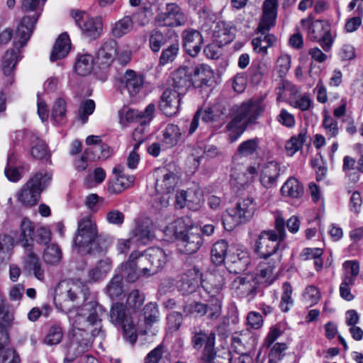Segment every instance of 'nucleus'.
<instances>
[{
  "mask_svg": "<svg viewBox=\"0 0 363 363\" xmlns=\"http://www.w3.org/2000/svg\"><path fill=\"white\" fill-rule=\"evenodd\" d=\"M74 245L82 254L101 253L108 247L106 240L98 234L96 222L86 216L78 221Z\"/></svg>",
  "mask_w": 363,
  "mask_h": 363,
  "instance_id": "1",
  "label": "nucleus"
},
{
  "mask_svg": "<svg viewBox=\"0 0 363 363\" xmlns=\"http://www.w3.org/2000/svg\"><path fill=\"white\" fill-rule=\"evenodd\" d=\"M263 111V106L258 101L242 104L226 125V130L229 132V142H235L244 133L247 125L255 123Z\"/></svg>",
  "mask_w": 363,
  "mask_h": 363,
  "instance_id": "2",
  "label": "nucleus"
},
{
  "mask_svg": "<svg viewBox=\"0 0 363 363\" xmlns=\"http://www.w3.org/2000/svg\"><path fill=\"white\" fill-rule=\"evenodd\" d=\"M286 237L285 221L281 216L275 220L274 229L262 230L255 244V251L261 258L267 259L278 250Z\"/></svg>",
  "mask_w": 363,
  "mask_h": 363,
  "instance_id": "3",
  "label": "nucleus"
},
{
  "mask_svg": "<svg viewBox=\"0 0 363 363\" xmlns=\"http://www.w3.org/2000/svg\"><path fill=\"white\" fill-rule=\"evenodd\" d=\"M105 311L101 305L96 301H90L84 303L81 307L70 309L68 317L75 329L85 330L88 326L99 325Z\"/></svg>",
  "mask_w": 363,
  "mask_h": 363,
  "instance_id": "4",
  "label": "nucleus"
},
{
  "mask_svg": "<svg viewBox=\"0 0 363 363\" xmlns=\"http://www.w3.org/2000/svg\"><path fill=\"white\" fill-rule=\"evenodd\" d=\"M52 175L46 172H38L17 192L18 201L24 206H33L39 201L40 194L50 184Z\"/></svg>",
  "mask_w": 363,
  "mask_h": 363,
  "instance_id": "5",
  "label": "nucleus"
},
{
  "mask_svg": "<svg viewBox=\"0 0 363 363\" xmlns=\"http://www.w3.org/2000/svg\"><path fill=\"white\" fill-rule=\"evenodd\" d=\"M89 289L79 281L63 280L55 289L54 302L61 310H65L69 303H74L79 300L80 295L86 301L89 295Z\"/></svg>",
  "mask_w": 363,
  "mask_h": 363,
  "instance_id": "6",
  "label": "nucleus"
},
{
  "mask_svg": "<svg viewBox=\"0 0 363 363\" xmlns=\"http://www.w3.org/2000/svg\"><path fill=\"white\" fill-rule=\"evenodd\" d=\"M177 246L181 252L191 255L197 252L203 245L201 230L198 228H185L183 218H178L172 224Z\"/></svg>",
  "mask_w": 363,
  "mask_h": 363,
  "instance_id": "7",
  "label": "nucleus"
},
{
  "mask_svg": "<svg viewBox=\"0 0 363 363\" xmlns=\"http://www.w3.org/2000/svg\"><path fill=\"white\" fill-rule=\"evenodd\" d=\"M301 26L308 31V38L315 42H318L325 52H329L333 43L331 35L330 24L325 20L313 21L309 16L303 18Z\"/></svg>",
  "mask_w": 363,
  "mask_h": 363,
  "instance_id": "8",
  "label": "nucleus"
},
{
  "mask_svg": "<svg viewBox=\"0 0 363 363\" xmlns=\"http://www.w3.org/2000/svg\"><path fill=\"white\" fill-rule=\"evenodd\" d=\"M41 0H22L21 8L24 12L33 11L31 16H24L18 25L16 38H19L20 47L25 46L30 39L40 13V2ZM43 2L46 0H42Z\"/></svg>",
  "mask_w": 363,
  "mask_h": 363,
  "instance_id": "9",
  "label": "nucleus"
},
{
  "mask_svg": "<svg viewBox=\"0 0 363 363\" xmlns=\"http://www.w3.org/2000/svg\"><path fill=\"white\" fill-rule=\"evenodd\" d=\"M256 204L253 199L247 198L239 201L234 208L226 210L223 224L227 230H233L236 225L250 220L255 212Z\"/></svg>",
  "mask_w": 363,
  "mask_h": 363,
  "instance_id": "10",
  "label": "nucleus"
},
{
  "mask_svg": "<svg viewBox=\"0 0 363 363\" xmlns=\"http://www.w3.org/2000/svg\"><path fill=\"white\" fill-rule=\"evenodd\" d=\"M138 262L144 277L157 274L166 264L167 255L160 247H151L143 253L139 252Z\"/></svg>",
  "mask_w": 363,
  "mask_h": 363,
  "instance_id": "11",
  "label": "nucleus"
},
{
  "mask_svg": "<svg viewBox=\"0 0 363 363\" xmlns=\"http://www.w3.org/2000/svg\"><path fill=\"white\" fill-rule=\"evenodd\" d=\"M110 321L115 325L120 326L123 329L124 338L130 343L136 342L138 335L135 325L131 318L126 313L125 308L123 303H116L113 304L110 310Z\"/></svg>",
  "mask_w": 363,
  "mask_h": 363,
  "instance_id": "12",
  "label": "nucleus"
},
{
  "mask_svg": "<svg viewBox=\"0 0 363 363\" xmlns=\"http://www.w3.org/2000/svg\"><path fill=\"white\" fill-rule=\"evenodd\" d=\"M186 21L184 14L176 4H167L165 9L160 11L155 17L159 26L175 27L183 25Z\"/></svg>",
  "mask_w": 363,
  "mask_h": 363,
  "instance_id": "13",
  "label": "nucleus"
},
{
  "mask_svg": "<svg viewBox=\"0 0 363 363\" xmlns=\"http://www.w3.org/2000/svg\"><path fill=\"white\" fill-rule=\"evenodd\" d=\"M216 335L206 333L201 329L194 328L191 330V344L196 350H200L204 345L203 357L209 355L215 346Z\"/></svg>",
  "mask_w": 363,
  "mask_h": 363,
  "instance_id": "14",
  "label": "nucleus"
},
{
  "mask_svg": "<svg viewBox=\"0 0 363 363\" xmlns=\"http://www.w3.org/2000/svg\"><path fill=\"white\" fill-rule=\"evenodd\" d=\"M231 289L238 296L251 299L257 293V282L251 275L238 277L233 281Z\"/></svg>",
  "mask_w": 363,
  "mask_h": 363,
  "instance_id": "15",
  "label": "nucleus"
},
{
  "mask_svg": "<svg viewBox=\"0 0 363 363\" xmlns=\"http://www.w3.org/2000/svg\"><path fill=\"white\" fill-rule=\"evenodd\" d=\"M155 189L158 194H168L172 192L177 183V175L166 168H158L155 170Z\"/></svg>",
  "mask_w": 363,
  "mask_h": 363,
  "instance_id": "16",
  "label": "nucleus"
},
{
  "mask_svg": "<svg viewBox=\"0 0 363 363\" xmlns=\"http://www.w3.org/2000/svg\"><path fill=\"white\" fill-rule=\"evenodd\" d=\"M139 252H133L128 260L122 263L119 267L123 279H125L128 282H135L140 277H144L141 272V267L138 262Z\"/></svg>",
  "mask_w": 363,
  "mask_h": 363,
  "instance_id": "17",
  "label": "nucleus"
},
{
  "mask_svg": "<svg viewBox=\"0 0 363 363\" xmlns=\"http://www.w3.org/2000/svg\"><path fill=\"white\" fill-rule=\"evenodd\" d=\"M19 38H16L14 37L13 44L16 50L11 49L7 50L2 59V71L4 74L7 77V83L11 84L13 82V72L19 60L20 50L21 48L19 43ZM23 46H22L23 48Z\"/></svg>",
  "mask_w": 363,
  "mask_h": 363,
  "instance_id": "18",
  "label": "nucleus"
},
{
  "mask_svg": "<svg viewBox=\"0 0 363 363\" xmlns=\"http://www.w3.org/2000/svg\"><path fill=\"white\" fill-rule=\"evenodd\" d=\"M183 46L191 57H196L201 51L203 39L201 33L195 29L188 28L182 32Z\"/></svg>",
  "mask_w": 363,
  "mask_h": 363,
  "instance_id": "19",
  "label": "nucleus"
},
{
  "mask_svg": "<svg viewBox=\"0 0 363 363\" xmlns=\"http://www.w3.org/2000/svg\"><path fill=\"white\" fill-rule=\"evenodd\" d=\"M118 53V45L116 40L109 39L103 43L96 52L95 63L102 67H109L114 61Z\"/></svg>",
  "mask_w": 363,
  "mask_h": 363,
  "instance_id": "20",
  "label": "nucleus"
},
{
  "mask_svg": "<svg viewBox=\"0 0 363 363\" xmlns=\"http://www.w3.org/2000/svg\"><path fill=\"white\" fill-rule=\"evenodd\" d=\"M181 96L176 90L166 89L163 92L159 104L160 111L167 116L175 115L180 107Z\"/></svg>",
  "mask_w": 363,
  "mask_h": 363,
  "instance_id": "21",
  "label": "nucleus"
},
{
  "mask_svg": "<svg viewBox=\"0 0 363 363\" xmlns=\"http://www.w3.org/2000/svg\"><path fill=\"white\" fill-rule=\"evenodd\" d=\"M255 338L252 333L243 330L235 333L231 337V345L234 350L240 354H247V352L253 347Z\"/></svg>",
  "mask_w": 363,
  "mask_h": 363,
  "instance_id": "22",
  "label": "nucleus"
},
{
  "mask_svg": "<svg viewBox=\"0 0 363 363\" xmlns=\"http://www.w3.org/2000/svg\"><path fill=\"white\" fill-rule=\"evenodd\" d=\"M280 174V167L275 161H270L260 166V182L265 188L274 186Z\"/></svg>",
  "mask_w": 363,
  "mask_h": 363,
  "instance_id": "23",
  "label": "nucleus"
},
{
  "mask_svg": "<svg viewBox=\"0 0 363 363\" xmlns=\"http://www.w3.org/2000/svg\"><path fill=\"white\" fill-rule=\"evenodd\" d=\"M173 90L184 94L193 86L192 76L186 67H182L172 73Z\"/></svg>",
  "mask_w": 363,
  "mask_h": 363,
  "instance_id": "24",
  "label": "nucleus"
},
{
  "mask_svg": "<svg viewBox=\"0 0 363 363\" xmlns=\"http://www.w3.org/2000/svg\"><path fill=\"white\" fill-rule=\"evenodd\" d=\"M200 276L196 267L188 270L182 276L178 287L183 294H189L196 291L199 284Z\"/></svg>",
  "mask_w": 363,
  "mask_h": 363,
  "instance_id": "25",
  "label": "nucleus"
},
{
  "mask_svg": "<svg viewBox=\"0 0 363 363\" xmlns=\"http://www.w3.org/2000/svg\"><path fill=\"white\" fill-rule=\"evenodd\" d=\"M143 83V76L132 69L126 70L121 80V87L126 89L131 96H134L139 92Z\"/></svg>",
  "mask_w": 363,
  "mask_h": 363,
  "instance_id": "26",
  "label": "nucleus"
},
{
  "mask_svg": "<svg viewBox=\"0 0 363 363\" xmlns=\"http://www.w3.org/2000/svg\"><path fill=\"white\" fill-rule=\"evenodd\" d=\"M224 278L220 273L210 274L205 280H203L201 285L204 291L211 298L220 297V291L224 285Z\"/></svg>",
  "mask_w": 363,
  "mask_h": 363,
  "instance_id": "27",
  "label": "nucleus"
},
{
  "mask_svg": "<svg viewBox=\"0 0 363 363\" xmlns=\"http://www.w3.org/2000/svg\"><path fill=\"white\" fill-rule=\"evenodd\" d=\"M213 77L214 73L208 65H199L194 67L192 72L193 86L195 87L208 86Z\"/></svg>",
  "mask_w": 363,
  "mask_h": 363,
  "instance_id": "28",
  "label": "nucleus"
},
{
  "mask_svg": "<svg viewBox=\"0 0 363 363\" xmlns=\"http://www.w3.org/2000/svg\"><path fill=\"white\" fill-rule=\"evenodd\" d=\"M212 35L213 40L218 44L219 47L230 43L234 38L232 27L224 21L216 23L213 29Z\"/></svg>",
  "mask_w": 363,
  "mask_h": 363,
  "instance_id": "29",
  "label": "nucleus"
},
{
  "mask_svg": "<svg viewBox=\"0 0 363 363\" xmlns=\"http://www.w3.org/2000/svg\"><path fill=\"white\" fill-rule=\"evenodd\" d=\"M84 35L90 39L95 40L101 35L103 30L102 20L99 17H86V20L80 27Z\"/></svg>",
  "mask_w": 363,
  "mask_h": 363,
  "instance_id": "30",
  "label": "nucleus"
},
{
  "mask_svg": "<svg viewBox=\"0 0 363 363\" xmlns=\"http://www.w3.org/2000/svg\"><path fill=\"white\" fill-rule=\"evenodd\" d=\"M162 145L165 148L176 146L182 140V133L178 125L168 124L162 132Z\"/></svg>",
  "mask_w": 363,
  "mask_h": 363,
  "instance_id": "31",
  "label": "nucleus"
},
{
  "mask_svg": "<svg viewBox=\"0 0 363 363\" xmlns=\"http://www.w3.org/2000/svg\"><path fill=\"white\" fill-rule=\"evenodd\" d=\"M70 49V40L67 33H62L56 40L50 55V60L56 61L65 57Z\"/></svg>",
  "mask_w": 363,
  "mask_h": 363,
  "instance_id": "32",
  "label": "nucleus"
},
{
  "mask_svg": "<svg viewBox=\"0 0 363 363\" xmlns=\"http://www.w3.org/2000/svg\"><path fill=\"white\" fill-rule=\"evenodd\" d=\"M135 182L133 175L119 174L109 183L108 191L111 194H118L132 186Z\"/></svg>",
  "mask_w": 363,
  "mask_h": 363,
  "instance_id": "33",
  "label": "nucleus"
},
{
  "mask_svg": "<svg viewBox=\"0 0 363 363\" xmlns=\"http://www.w3.org/2000/svg\"><path fill=\"white\" fill-rule=\"evenodd\" d=\"M281 192L284 196L298 199L303 194V187L296 178L290 177L281 186Z\"/></svg>",
  "mask_w": 363,
  "mask_h": 363,
  "instance_id": "34",
  "label": "nucleus"
},
{
  "mask_svg": "<svg viewBox=\"0 0 363 363\" xmlns=\"http://www.w3.org/2000/svg\"><path fill=\"white\" fill-rule=\"evenodd\" d=\"M111 269V262L109 259L99 261L96 266L89 271V281H96L103 279L110 272Z\"/></svg>",
  "mask_w": 363,
  "mask_h": 363,
  "instance_id": "35",
  "label": "nucleus"
},
{
  "mask_svg": "<svg viewBox=\"0 0 363 363\" xmlns=\"http://www.w3.org/2000/svg\"><path fill=\"white\" fill-rule=\"evenodd\" d=\"M228 262L235 265V272L245 271L250 264V257L247 251L237 250L228 257Z\"/></svg>",
  "mask_w": 363,
  "mask_h": 363,
  "instance_id": "36",
  "label": "nucleus"
},
{
  "mask_svg": "<svg viewBox=\"0 0 363 363\" xmlns=\"http://www.w3.org/2000/svg\"><path fill=\"white\" fill-rule=\"evenodd\" d=\"M21 245L26 248V252H28L29 250L32 251L33 235L34 232L33 223L28 219H23L21 222Z\"/></svg>",
  "mask_w": 363,
  "mask_h": 363,
  "instance_id": "37",
  "label": "nucleus"
},
{
  "mask_svg": "<svg viewBox=\"0 0 363 363\" xmlns=\"http://www.w3.org/2000/svg\"><path fill=\"white\" fill-rule=\"evenodd\" d=\"M277 101L289 99L290 102L299 93L298 89L290 82L282 79L277 87Z\"/></svg>",
  "mask_w": 363,
  "mask_h": 363,
  "instance_id": "38",
  "label": "nucleus"
},
{
  "mask_svg": "<svg viewBox=\"0 0 363 363\" xmlns=\"http://www.w3.org/2000/svg\"><path fill=\"white\" fill-rule=\"evenodd\" d=\"M201 118L205 123L213 122L215 118L212 108H209L205 111L198 110L195 113L189 125V135H192L196 130Z\"/></svg>",
  "mask_w": 363,
  "mask_h": 363,
  "instance_id": "39",
  "label": "nucleus"
},
{
  "mask_svg": "<svg viewBox=\"0 0 363 363\" xmlns=\"http://www.w3.org/2000/svg\"><path fill=\"white\" fill-rule=\"evenodd\" d=\"M228 250V244L225 240H220L215 242L211 251L212 262L216 265H220L223 263Z\"/></svg>",
  "mask_w": 363,
  "mask_h": 363,
  "instance_id": "40",
  "label": "nucleus"
},
{
  "mask_svg": "<svg viewBox=\"0 0 363 363\" xmlns=\"http://www.w3.org/2000/svg\"><path fill=\"white\" fill-rule=\"evenodd\" d=\"M133 28L131 17L126 16L112 25L111 33L115 38H121L128 33Z\"/></svg>",
  "mask_w": 363,
  "mask_h": 363,
  "instance_id": "41",
  "label": "nucleus"
},
{
  "mask_svg": "<svg viewBox=\"0 0 363 363\" xmlns=\"http://www.w3.org/2000/svg\"><path fill=\"white\" fill-rule=\"evenodd\" d=\"M259 139L254 138L242 142L237 148L236 154L240 157L253 155L257 151Z\"/></svg>",
  "mask_w": 363,
  "mask_h": 363,
  "instance_id": "42",
  "label": "nucleus"
},
{
  "mask_svg": "<svg viewBox=\"0 0 363 363\" xmlns=\"http://www.w3.org/2000/svg\"><path fill=\"white\" fill-rule=\"evenodd\" d=\"M94 65V58L91 55L84 54L79 57L75 63V71L81 76L91 73Z\"/></svg>",
  "mask_w": 363,
  "mask_h": 363,
  "instance_id": "43",
  "label": "nucleus"
},
{
  "mask_svg": "<svg viewBox=\"0 0 363 363\" xmlns=\"http://www.w3.org/2000/svg\"><path fill=\"white\" fill-rule=\"evenodd\" d=\"M107 295L111 298H118L123 294V276L116 274L106 288Z\"/></svg>",
  "mask_w": 363,
  "mask_h": 363,
  "instance_id": "44",
  "label": "nucleus"
},
{
  "mask_svg": "<svg viewBox=\"0 0 363 363\" xmlns=\"http://www.w3.org/2000/svg\"><path fill=\"white\" fill-rule=\"evenodd\" d=\"M307 131L303 129L298 135L293 136L286 144V151L288 155L292 156L298 151L306 140Z\"/></svg>",
  "mask_w": 363,
  "mask_h": 363,
  "instance_id": "45",
  "label": "nucleus"
},
{
  "mask_svg": "<svg viewBox=\"0 0 363 363\" xmlns=\"http://www.w3.org/2000/svg\"><path fill=\"white\" fill-rule=\"evenodd\" d=\"M203 359L208 363H230L231 353L229 350L223 349L215 350V346L209 355H204Z\"/></svg>",
  "mask_w": 363,
  "mask_h": 363,
  "instance_id": "46",
  "label": "nucleus"
},
{
  "mask_svg": "<svg viewBox=\"0 0 363 363\" xmlns=\"http://www.w3.org/2000/svg\"><path fill=\"white\" fill-rule=\"evenodd\" d=\"M222 298L220 297L211 298L206 305L205 315L210 320L219 318L222 313Z\"/></svg>",
  "mask_w": 363,
  "mask_h": 363,
  "instance_id": "47",
  "label": "nucleus"
},
{
  "mask_svg": "<svg viewBox=\"0 0 363 363\" xmlns=\"http://www.w3.org/2000/svg\"><path fill=\"white\" fill-rule=\"evenodd\" d=\"M257 172V168L255 167L250 166L247 167L244 174H238V176L233 175L230 179V184L234 186H237L238 189L244 188L245 184L253 179Z\"/></svg>",
  "mask_w": 363,
  "mask_h": 363,
  "instance_id": "48",
  "label": "nucleus"
},
{
  "mask_svg": "<svg viewBox=\"0 0 363 363\" xmlns=\"http://www.w3.org/2000/svg\"><path fill=\"white\" fill-rule=\"evenodd\" d=\"M26 253V267L30 269L33 270L35 277L38 280H43L44 279V270L41 268V264L33 251H30Z\"/></svg>",
  "mask_w": 363,
  "mask_h": 363,
  "instance_id": "49",
  "label": "nucleus"
},
{
  "mask_svg": "<svg viewBox=\"0 0 363 363\" xmlns=\"http://www.w3.org/2000/svg\"><path fill=\"white\" fill-rule=\"evenodd\" d=\"M62 257V252L58 245H48L44 250L43 259L49 264H58Z\"/></svg>",
  "mask_w": 363,
  "mask_h": 363,
  "instance_id": "50",
  "label": "nucleus"
},
{
  "mask_svg": "<svg viewBox=\"0 0 363 363\" xmlns=\"http://www.w3.org/2000/svg\"><path fill=\"white\" fill-rule=\"evenodd\" d=\"M282 294L281 302L279 304L280 309L282 312H288L290 308L294 305V300L292 298V286L289 282H284L282 286Z\"/></svg>",
  "mask_w": 363,
  "mask_h": 363,
  "instance_id": "51",
  "label": "nucleus"
},
{
  "mask_svg": "<svg viewBox=\"0 0 363 363\" xmlns=\"http://www.w3.org/2000/svg\"><path fill=\"white\" fill-rule=\"evenodd\" d=\"M51 116L59 123H62L65 121L66 118V102L63 99L58 98L55 101Z\"/></svg>",
  "mask_w": 363,
  "mask_h": 363,
  "instance_id": "52",
  "label": "nucleus"
},
{
  "mask_svg": "<svg viewBox=\"0 0 363 363\" xmlns=\"http://www.w3.org/2000/svg\"><path fill=\"white\" fill-rule=\"evenodd\" d=\"M144 301V294L135 289L128 294L126 300V306L129 309L136 311L143 306Z\"/></svg>",
  "mask_w": 363,
  "mask_h": 363,
  "instance_id": "53",
  "label": "nucleus"
},
{
  "mask_svg": "<svg viewBox=\"0 0 363 363\" xmlns=\"http://www.w3.org/2000/svg\"><path fill=\"white\" fill-rule=\"evenodd\" d=\"M179 52V45L177 43L172 44L167 48L162 51L159 60V65L164 66L165 65L172 62L177 57Z\"/></svg>",
  "mask_w": 363,
  "mask_h": 363,
  "instance_id": "54",
  "label": "nucleus"
},
{
  "mask_svg": "<svg viewBox=\"0 0 363 363\" xmlns=\"http://www.w3.org/2000/svg\"><path fill=\"white\" fill-rule=\"evenodd\" d=\"M133 235L136 240L145 243L152 236V228L147 224H139L133 231Z\"/></svg>",
  "mask_w": 363,
  "mask_h": 363,
  "instance_id": "55",
  "label": "nucleus"
},
{
  "mask_svg": "<svg viewBox=\"0 0 363 363\" xmlns=\"http://www.w3.org/2000/svg\"><path fill=\"white\" fill-rule=\"evenodd\" d=\"M277 13L263 12L262 19L257 27L258 33L266 34L275 24Z\"/></svg>",
  "mask_w": 363,
  "mask_h": 363,
  "instance_id": "56",
  "label": "nucleus"
},
{
  "mask_svg": "<svg viewBox=\"0 0 363 363\" xmlns=\"http://www.w3.org/2000/svg\"><path fill=\"white\" fill-rule=\"evenodd\" d=\"M354 284V279L349 277L347 274H345L342 282L340 286V294L343 299L347 301H351L354 299V297L350 291V287Z\"/></svg>",
  "mask_w": 363,
  "mask_h": 363,
  "instance_id": "57",
  "label": "nucleus"
},
{
  "mask_svg": "<svg viewBox=\"0 0 363 363\" xmlns=\"http://www.w3.org/2000/svg\"><path fill=\"white\" fill-rule=\"evenodd\" d=\"M166 37L160 31L154 30L151 32L149 44L150 48L154 52H157L161 49V47L166 43Z\"/></svg>",
  "mask_w": 363,
  "mask_h": 363,
  "instance_id": "58",
  "label": "nucleus"
},
{
  "mask_svg": "<svg viewBox=\"0 0 363 363\" xmlns=\"http://www.w3.org/2000/svg\"><path fill=\"white\" fill-rule=\"evenodd\" d=\"M206 305L204 303L194 301L186 304L184 306V313L186 315H194L195 317H201L205 315Z\"/></svg>",
  "mask_w": 363,
  "mask_h": 363,
  "instance_id": "59",
  "label": "nucleus"
},
{
  "mask_svg": "<svg viewBox=\"0 0 363 363\" xmlns=\"http://www.w3.org/2000/svg\"><path fill=\"white\" fill-rule=\"evenodd\" d=\"M323 127L325 130L326 135L329 138H335L338 135L337 121L328 114L324 116Z\"/></svg>",
  "mask_w": 363,
  "mask_h": 363,
  "instance_id": "60",
  "label": "nucleus"
},
{
  "mask_svg": "<svg viewBox=\"0 0 363 363\" xmlns=\"http://www.w3.org/2000/svg\"><path fill=\"white\" fill-rule=\"evenodd\" d=\"M95 109V103L91 99H87L81 103L79 108V118L84 124L89 115L92 114Z\"/></svg>",
  "mask_w": 363,
  "mask_h": 363,
  "instance_id": "61",
  "label": "nucleus"
},
{
  "mask_svg": "<svg viewBox=\"0 0 363 363\" xmlns=\"http://www.w3.org/2000/svg\"><path fill=\"white\" fill-rule=\"evenodd\" d=\"M143 315L146 324H152L158 320L159 311L157 305L149 303L143 308Z\"/></svg>",
  "mask_w": 363,
  "mask_h": 363,
  "instance_id": "62",
  "label": "nucleus"
},
{
  "mask_svg": "<svg viewBox=\"0 0 363 363\" xmlns=\"http://www.w3.org/2000/svg\"><path fill=\"white\" fill-rule=\"evenodd\" d=\"M14 163V157L11 155L8 157V164L5 168L4 173L7 179L13 182H18L21 178L19 170L13 166Z\"/></svg>",
  "mask_w": 363,
  "mask_h": 363,
  "instance_id": "63",
  "label": "nucleus"
},
{
  "mask_svg": "<svg viewBox=\"0 0 363 363\" xmlns=\"http://www.w3.org/2000/svg\"><path fill=\"white\" fill-rule=\"evenodd\" d=\"M20 357L16 350L7 347L0 352V363H20Z\"/></svg>",
  "mask_w": 363,
  "mask_h": 363,
  "instance_id": "64",
  "label": "nucleus"
}]
</instances>
